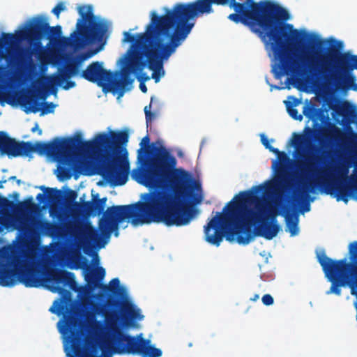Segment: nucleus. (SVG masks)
<instances>
[{"mask_svg": "<svg viewBox=\"0 0 357 357\" xmlns=\"http://www.w3.org/2000/svg\"><path fill=\"white\" fill-rule=\"evenodd\" d=\"M150 138L146 135L140 142L137 158L146 161V155L153 156L150 167L139 172L141 183L156 190L143 195L144 202L128 205L108 207L99 222V229H91L87 238L100 248L102 236L108 238L112 232L119 235V225L124 220L132 225L144 223H164L165 225L181 227L188 225L197 213L195 205L202 200L200 184L183 169H174L176 158L162 146L149 145Z\"/></svg>", "mask_w": 357, "mask_h": 357, "instance_id": "f257e3e1", "label": "nucleus"}, {"mask_svg": "<svg viewBox=\"0 0 357 357\" xmlns=\"http://www.w3.org/2000/svg\"><path fill=\"white\" fill-rule=\"evenodd\" d=\"M183 5L189 22L213 13V5H228L235 11L228 19L248 26L279 61L278 69L273 70L277 79L301 71L300 64L291 52L301 39V33L291 24L286 23L290 18L289 13L278 3L270 0H195Z\"/></svg>", "mask_w": 357, "mask_h": 357, "instance_id": "f03ea898", "label": "nucleus"}, {"mask_svg": "<svg viewBox=\"0 0 357 357\" xmlns=\"http://www.w3.org/2000/svg\"><path fill=\"white\" fill-rule=\"evenodd\" d=\"M262 185L250 190L240 192L224 208L225 215L217 213L204 227L205 238L212 245L219 246L227 229L228 224L234 226V234L239 244L248 245L255 236L267 240L275 237L280 230L277 217L279 211L267 207L264 197L257 195L264 190Z\"/></svg>", "mask_w": 357, "mask_h": 357, "instance_id": "7ed1b4c3", "label": "nucleus"}, {"mask_svg": "<svg viewBox=\"0 0 357 357\" xmlns=\"http://www.w3.org/2000/svg\"><path fill=\"white\" fill-rule=\"evenodd\" d=\"M195 22L190 25L178 26L171 35L165 24L150 25L147 33L142 34L144 41L149 42L143 52H135L126 62V73L128 77L130 74H140L146 66L153 71L152 78L155 82L164 75V62L176 52L190 33Z\"/></svg>", "mask_w": 357, "mask_h": 357, "instance_id": "20e7f679", "label": "nucleus"}, {"mask_svg": "<svg viewBox=\"0 0 357 357\" xmlns=\"http://www.w3.org/2000/svg\"><path fill=\"white\" fill-rule=\"evenodd\" d=\"M296 61L301 70L292 75L321 77L326 84L333 85L337 90L357 91L356 77L353 73L354 69H351L354 62L349 57V52H340L332 48L328 54H324L313 51L303 54L300 61Z\"/></svg>", "mask_w": 357, "mask_h": 357, "instance_id": "39448f33", "label": "nucleus"}, {"mask_svg": "<svg viewBox=\"0 0 357 357\" xmlns=\"http://www.w3.org/2000/svg\"><path fill=\"white\" fill-rule=\"evenodd\" d=\"M129 139L127 130L113 131L109 134H98L92 141L82 142L81 150L89 152L93 150L105 151V162L100 167V174L112 185H124L129 173V163L121 160L118 155L126 150L125 146Z\"/></svg>", "mask_w": 357, "mask_h": 357, "instance_id": "423d86ee", "label": "nucleus"}, {"mask_svg": "<svg viewBox=\"0 0 357 357\" xmlns=\"http://www.w3.org/2000/svg\"><path fill=\"white\" fill-rule=\"evenodd\" d=\"M38 257L32 250L11 247L0 249V285L13 287L18 283L26 287H38L42 284L38 268Z\"/></svg>", "mask_w": 357, "mask_h": 357, "instance_id": "0eeeda50", "label": "nucleus"}, {"mask_svg": "<svg viewBox=\"0 0 357 357\" xmlns=\"http://www.w3.org/2000/svg\"><path fill=\"white\" fill-rule=\"evenodd\" d=\"M82 142L84 141L79 135L74 137H55L49 142H37L33 144L28 142V150L24 151L23 156H29L36 152L39 155L52 157L63 165L59 168V176L62 179H70L73 172L80 173L79 167L75 161V153L77 151H82Z\"/></svg>", "mask_w": 357, "mask_h": 357, "instance_id": "6e6552de", "label": "nucleus"}, {"mask_svg": "<svg viewBox=\"0 0 357 357\" xmlns=\"http://www.w3.org/2000/svg\"><path fill=\"white\" fill-rule=\"evenodd\" d=\"M77 11L80 17L77 21L76 29L69 37L63 38L64 45L79 50L89 45L105 41L109 24L94 15L91 5L80 6Z\"/></svg>", "mask_w": 357, "mask_h": 357, "instance_id": "1a4fd4ad", "label": "nucleus"}, {"mask_svg": "<svg viewBox=\"0 0 357 357\" xmlns=\"http://www.w3.org/2000/svg\"><path fill=\"white\" fill-rule=\"evenodd\" d=\"M349 255L351 262L346 259L333 260L328 257L323 251L317 255V259L325 273L326 277L331 282V288L326 294H334L340 296L341 287L352 281V285L357 287V241L349 245Z\"/></svg>", "mask_w": 357, "mask_h": 357, "instance_id": "9d476101", "label": "nucleus"}, {"mask_svg": "<svg viewBox=\"0 0 357 357\" xmlns=\"http://www.w3.org/2000/svg\"><path fill=\"white\" fill-rule=\"evenodd\" d=\"M351 165L342 164L336 169V175L330 181H321L317 177L313 181L303 183L299 190V197L301 199H310L309 193L313 192L317 186L324 187L325 192L333 195L337 201H343L347 203L349 198L354 192H357V165L354 169L355 174L348 176L349 168Z\"/></svg>", "mask_w": 357, "mask_h": 357, "instance_id": "9b49d317", "label": "nucleus"}, {"mask_svg": "<svg viewBox=\"0 0 357 357\" xmlns=\"http://www.w3.org/2000/svg\"><path fill=\"white\" fill-rule=\"evenodd\" d=\"M165 14L159 15L155 12L153 11L151 13V21L146 27L145 32L138 33L137 36L130 34L125 31L123 33V43H131L132 50L130 51V54L127 60L132 56L136 52H143L144 49L149 44V42L144 41L142 34L147 33L150 25H156L160 24H165L168 27V33L171 35L173 31H175L176 28L178 26H185V27L190 25L193 22H189L185 10L184 9L183 3H177L169 9L167 8H164Z\"/></svg>", "mask_w": 357, "mask_h": 357, "instance_id": "f8f14e48", "label": "nucleus"}, {"mask_svg": "<svg viewBox=\"0 0 357 357\" xmlns=\"http://www.w3.org/2000/svg\"><path fill=\"white\" fill-rule=\"evenodd\" d=\"M81 77L90 82L96 83L103 91L118 92L119 96H122L126 90H129L134 82L133 78L126 76V66L121 71L112 73L105 69L102 63L99 61L90 63L82 70Z\"/></svg>", "mask_w": 357, "mask_h": 357, "instance_id": "ddd939ff", "label": "nucleus"}, {"mask_svg": "<svg viewBox=\"0 0 357 357\" xmlns=\"http://www.w3.org/2000/svg\"><path fill=\"white\" fill-rule=\"evenodd\" d=\"M333 109L338 115L342 116V124L345 126L347 132L343 131L334 123H330L328 128L324 130V136L349 151L356 149L357 148V132H354L350 126V124L353 123L354 112L347 102L335 106Z\"/></svg>", "mask_w": 357, "mask_h": 357, "instance_id": "4468645a", "label": "nucleus"}, {"mask_svg": "<svg viewBox=\"0 0 357 357\" xmlns=\"http://www.w3.org/2000/svg\"><path fill=\"white\" fill-rule=\"evenodd\" d=\"M81 324L77 312L66 308V314H63V326L60 331L67 335V340L77 357H101L84 350Z\"/></svg>", "mask_w": 357, "mask_h": 357, "instance_id": "2eb2a0df", "label": "nucleus"}, {"mask_svg": "<svg viewBox=\"0 0 357 357\" xmlns=\"http://www.w3.org/2000/svg\"><path fill=\"white\" fill-rule=\"evenodd\" d=\"M96 51L91 53L87 52L82 54L79 56V61L76 62H72L67 63L63 68H59V74H54L51 76H46L44 79L50 89L54 91H56L57 86H62V84L70 79L72 77L75 76L79 73V65L80 63L92 56Z\"/></svg>", "mask_w": 357, "mask_h": 357, "instance_id": "dca6fc26", "label": "nucleus"}, {"mask_svg": "<svg viewBox=\"0 0 357 357\" xmlns=\"http://www.w3.org/2000/svg\"><path fill=\"white\" fill-rule=\"evenodd\" d=\"M48 22L46 17L43 16L33 17L27 29L20 31L21 38H24L30 45H38L42 39L47 35Z\"/></svg>", "mask_w": 357, "mask_h": 357, "instance_id": "f3484780", "label": "nucleus"}, {"mask_svg": "<svg viewBox=\"0 0 357 357\" xmlns=\"http://www.w3.org/2000/svg\"><path fill=\"white\" fill-rule=\"evenodd\" d=\"M61 201L59 203H52L49 209L50 216L53 219H56L57 222H50L45 220L38 221V229L39 231L47 236H54L61 229L60 222L64 220V213L61 205Z\"/></svg>", "mask_w": 357, "mask_h": 357, "instance_id": "a211bd4d", "label": "nucleus"}, {"mask_svg": "<svg viewBox=\"0 0 357 357\" xmlns=\"http://www.w3.org/2000/svg\"><path fill=\"white\" fill-rule=\"evenodd\" d=\"M28 142L16 141L3 131L0 132V153L8 157L23 156V153L27 151Z\"/></svg>", "mask_w": 357, "mask_h": 357, "instance_id": "6ab92c4d", "label": "nucleus"}, {"mask_svg": "<svg viewBox=\"0 0 357 357\" xmlns=\"http://www.w3.org/2000/svg\"><path fill=\"white\" fill-rule=\"evenodd\" d=\"M48 278L50 281L57 284L52 287V291L59 294H62L66 291L59 284H61L63 286H68L71 289H73L76 284L74 273L60 268L50 271L48 273Z\"/></svg>", "mask_w": 357, "mask_h": 357, "instance_id": "aec40b11", "label": "nucleus"}, {"mask_svg": "<svg viewBox=\"0 0 357 357\" xmlns=\"http://www.w3.org/2000/svg\"><path fill=\"white\" fill-rule=\"evenodd\" d=\"M107 197L98 198V194L93 195L91 201H86L79 204L74 203V207L81 214L85 216H96L103 213L105 208Z\"/></svg>", "mask_w": 357, "mask_h": 357, "instance_id": "412c9836", "label": "nucleus"}, {"mask_svg": "<svg viewBox=\"0 0 357 357\" xmlns=\"http://www.w3.org/2000/svg\"><path fill=\"white\" fill-rule=\"evenodd\" d=\"M37 96L36 95L24 96L20 104L24 107V111L26 113H37L40 111V115H45L53 113L56 105L52 102H44L40 103L37 102Z\"/></svg>", "mask_w": 357, "mask_h": 357, "instance_id": "4be33fe9", "label": "nucleus"}, {"mask_svg": "<svg viewBox=\"0 0 357 357\" xmlns=\"http://www.w3.org/2000/svg\"><path fill=\"white\" fill-rule=\"evenodd\" d=\"M121 340L125 343L126 352L132 354L146 353L147 344H149V341L142 337V335L139 337L126 335L122 337Z\"/></svg>", "mask_w": 357, "mask_h": 357, "instance_id": "5701e85b", "label": "nucleus"}, {"mask_svg": "<svg viewBox=\"0 0 357 357\" xmlns=\"http://www.w3.org/2000/svg\"><path fill=\"white\" fill-rule=\"evenodd\" d=\"M301 160L297 161L298 168L307 174L314 175L317 170L319 158L311 154L301 153Z\"/></svg>", "mask_w": 357, "mask_h": 357, "instance_id": "b1692460", "label": "nucleus"}, {"mask_svg": "<svg viewBox=\"0 0 357 357\" xmlns=\"http://www.w3.org/2000/svg\"><path fill=\"white\" fill-rule=\"evenodd\" d=\"M283 212L281 214L285 218L287 230L290 232L292 236L297 235L299 231L298 216L291 213L289 206H284Z\"/></svg>", "mask_w": 357, "mask_h": 357, "instance_id": "393cba45", "label": "nucleus"}, {"mask_svg": "<svg viewBox=\"0 0 357 357\" xmlns=\"http://www.w3.org/2000/svg\"><path fill=\"white\" fill-rule=\"evenodd\" d=\"M40 188L45 191V194L38 193L36 196V199L40 204L44 202L45 199L51 203H59L62 200L63 195L61 190L45 186Z\"/></svg>", "mask_w": 357, "mask_h": 357, "instance_id": "a878e982", "label": "nucleus"}, {"mask_svg": "<svg viewBox=\"0 0 357 357\" xmlns=\"http://www.w3.org/2000/svg\"><path fill=\"white\" fill-rule=\"evenodd\" d=\"M103 291L109 292L114 295L123 298L126 296V292L124 287L120 286V281L119 278H113L109 284H102L101 287Z\"/></svg>", "mask_w": 357, "mask_h": 357, "instance_id": "bb28decb", "label": "nucleus"}, {"mask_svg": "<svg viewBox=\"0 0 357 357\" xmlns=\"http://www.w3.org/2000/svg\"><path fill=\"white\" fill-rule=\"evenodd\" d=\"M121 305V310L124 315H127L132 320H142L144 316L141 314L140 310L135 308L129 301H117Z\"/></svg>", "mask_w": 357, "mask_h": 357, "instance_id": "cd10ccee", "label": "nucleus"}, {"mask_svg": "<svg viewBox=\"0 0 357 357\" xmlns=\"http://www.w3.org/2000/svg\"><path fill=\"white\" fill-rule=\"evenodd\" d=\"M105 275V270L104 268L99 266L94 272L86 274L85 280L89 286L91 288H96L98 286L99 282L103 280Z\"/></svg>", "mask_w": 357, "mask_h": 357, "instance_id": "c85d7f7f", "label": "nucleus"}, {"mask_svg": "<svg viewBox=\"0 0 357 357\" xmlns=\"http://www.w3.org/2000/svg\"><path fill=\"white\" fill-rule=\"evenodd\" d=\"M303 114L307 118L312 120L314 124H317L319 121H322L324 119V111L321 108H316L312 105H305L303 107Z\"/></svg>", "mask_w": 357, "mask_h": 357, "instance_id": "c756f323", "label": "nucleus"}, {"mask_svg": "<svg viewBox=\"0 0 357 357\" xmlns=\"http://www.w3.org/2000/svg\"><path fill=\"white\" fill-rule=\"evenodd\" d=\"M36 208V204L33 202L32 197H29L24 199L23 202H20L16 204L15 210L19 213L31 211Z\"/></svg>", "mask_w": 357, "mask_h": 357, "instance_id": "7c9ffc66", "label": "nucleus"}, {"mask_svg": "<svg viewBox=\"0 0 357 357\" xmlns=\"http://www.w3.org/2000/svg\"><path fill=\"white\" fill-rule=\"evenodd\" d=\"M268 149L278 155L279 158V162L278 164V173L283 172L285 169V163L288 160L287 155L285 153L280 151L277 148H274L271 145Z\"/></svg>", "mask_w": 357, "mask_h": 357, "instance_id": "2f4dec72", "label": "nucleus"}, {"mask_svg": "<svg viewBox=\"0 0 357 357\" xmlns=\"http://www.w3.org/2000/svg\"><path fill=\"white\" fill-rule=\"evenodd\" d=\"M2 39L4 45L8 46L13 45L17 43L22 41V40H25L24 38H21V35H20V31L15 34L3 33L2 34Z\"/></svg>", "mask_w": 357, "mask_h": 357, "instance_id": "473e14b6", "label": "nucleus"}, {"mask_svg": "<svg viewBox=\"0 0 357 357\" xmlns=\"http://www.w3.org/2000/svg\"><path fill=\"white\" fill-rule=\"evenodd\" d=\"M61 34L62 29L60 25L54 26H50L48 25L47 35H45V38H47L50 41L56 40L61 36Z\"/></svg>", "mask_w": 357, "mask_h": 357, "instance_id": "72a5a7b5", "label": "nucleus"}, {"mask_svg": "<svg viewBox=\"0 0 357 357\" xmlns=\"http://www.w3.org/2000/svg\"><path fill=\"white\" fill-rule=\"evenodd\" d=\"M298 103V100L297 99L294 98V103H291L289 101L286 102V107H287V112L289 114V116L292 119L301 121L303 120V115L299 114L298 110L294 107Z\"/></svg>", "mask_w": 357, "mask_h": 357, "instance_id": "f704fd0d", "label": "nucleus"}, {"mask_svg": "<svg viewBox=\"0 0 357 357\" xmlns=\"http://www.w3.org/2000/svg\"><path fill=\"white\" fill-rule=\"evenodd\" d=\"M305 142V137L304 135L294 133L292 144L296 149H298L299 148L302 147L304 145Z\"/></svg>", "mask_w": 357, "mask_h": 357, "instance_id": "c9c22d12", "label": "nucleus"}, {"mask_svg": "<svg viewBox=\"0 0 357 357\" xmlns=\"http://www.w3.org/2000/svg\"><path fill=\"white\" fill-rule=\"evenodd\" d=\"M146 349V353H143V355L149 356L150 357H160L162 355V351L160 349L150 346L149 344H147Z\"/></svg>", "mask_w": 357, "mask_h": 357, "instance_id": "e433bc0d", "label": "nucleus"}, {"mask_svg": "<svg viewBox=\"0 0 357 357\" xmlns=\"http://www.w3.org/2000/svg\"><path fill=\"white\" fill-rule=\"evenodd\" d=\"M64 309L65 306L61 302L55 301L53 305L50 308V311L54 314L59 315Z\"/></svg>", "mask_w": 357, "mask_h": 357, "instance_id": "4c0bfd02", "label": "nucleus"}, {"mask_svg": "<svg viewBox=\"0 0 357 357\" xmlns=\"http://www.w3.org/2000/svg\"><path fill=\"white\" fill-rule=\"evenodd\" d=\"M15 204L13 201L0 195V207L3 209H10L14 206Z\"/></svg>", "mask_w": 357, "mask_h": 357, "instance_id": "58836bf2", "label": "nucleus"}, {"mask_svg": "<svg viewBox=\"0 0 357 357\" xmlns=\"http://www.w3.org/2000/svg\"><path fill=\"white\" fill-rule=\"evenodd\" d=\"M66 10V6L63 2H59L56 4V6L52 9V13L56 17V18H59V15L61 11Z\"/></svg>", "mask_w": 357, "mask_h": 357, "instance_id": "ea45409f", "label": "nucleus"}, {"mask_svg": "<svg viewBox=\"0 0 357 357\" xmlns=\"http://www.w3.org/2000/svg\"><path fill=\"white\" fill-rule=\"evenodd\" d=\"M137 78L141 81V83L139 84V89L143 93H146L147 91V87L146 85L142 82V81H146L149 79V77L146 76V74H143L142 75H136Z\"/></svg>", "mask_w": 357, "mask_h": 357, "instance_id": "a19ab883", "label": "nucleus"}, {"mask_svg": "<svg viewBox=\"0 0 357 357\" xmlns=\"http://www.w3.org/2000/svg\"><path fill=\"white\" fill-rule=\"evenodd\" d=\"M17 229L21 234H27L30 232V227L27 222H21L17 227Z\"/></svg>", "mask_w": 357, "mask_h": 357, "instance_id": "79ce46f5", "label": "nucleus"}, {"mask_svg": "<svg viewBox=\"0 0 357 357\" xmlns=\"http://www.w3.org/2000/svg\"><path fill=\"white\" fill-rule=\"evenodd\" d=\"M310 37V40L312 44L316 45L317 46L321 47L323 45L326 44V41L319 38L318 36L315 35H307Z\"/></svg>", "mask_w": 357, "mask_h": 357, "instance_id": "37998d69", "label": "nucleus"}, {"mask_svg": "<svg viewBox=\"0 0 357 357\" xmlns=\"http://www.w3.org/2000/svg\"><path fill=\"white\" fill-rule=\"evenodd\" d=\"M104 315L105 317L106 320L110 324L111 327L115 326L114 323H113V320L114 317H116V314L113 312H105Z\"/></svg>", "mask_w": 357, "mask_h": 357, "instance_id": "c03bdc74", "label": "nucleus"}, {"mask_svg": "<svg viewBox=\"0 0 357 357\" xmlns=\"http://www.w3.org/2000/svg\"><path fill=\"white\" fill-rule=\"evenodd\" d=\"M261 300L265 305H271L274 301L273 296L270 294L264 295Z\"/></svg>", "mask_w": 357, "mask_h": 357, "instance_id": "a18cd8bd", "label": "nucleus"}, {"mask_svg": "<svg viewBox=\"0 0 357 357\" xmlns=\"http://www.w3.org/2000/svg\"><path fill=\"white\" fill-rule=\"evenodd\" d=\"M75 84H76L75 82L68 79L61 86L65 90H68L71 88H73L75 86Z\"/></svg>", "mask_w": 357, "mask_h": 357, "instance_id": "49530a36", "label": "nucleus"}, {"mask_svg": "<svg viewBox=\"0 0 357 357\" xmlns=\"http://www.w3.org/2000/svg\"><path fill=\"white\" fill-rule=\"evenodd\" d=\"M10 95L8 93L0 92V102H6L7 103H10V99L8 98Z\"/></svg>", "mask_w": 357, "mask_h": 357, "instance_id": "de8ad7c7", "label": "nucleus"}, {"mask_svg": "<svg viewBox=\"0 0 357 357\" xmlns=\"http://www.w3.org/2000/svg\"><path fill=\"white\" fill-rule=\"evenodd\" d=\"M261 142L262 144L266 147V149H268L271 146L268 139L266 138L264 134L261 135Z\"/></svg>", "mask_w": 357, "mask_h": 357, "instance_id": "09e8293b", "label": "nucleus"}, {"mask_svg": "<svg viewBox=\"0 0 357 357\" xmlns=\"http://www.w3.org/2000/svg\"><path fill=\"white\" fill-rule=\"evenodd\" d=\"M146 116V124L148 125L149 123H151L153 119L155 118V115L154 113L151 112H147L146 114H145Z\"/></svg>", "mask_w": 357, "mask_h": 357, "instance_id": "8fccbe9b", "label": "nucleus"}, {"mask_svg": "<svg viewBox=\"0 0 357 357\" xmlns=\"http://www.w3.org/2000/svg\"><path fill=\"white\" fill-rule=\"evenodd\" d=\"M76 197H77V193L74 190H70L68 200L70 202H73L75 201V199H76Z\"/></svg>", "mask_w": 357, "mask_h": 357, "instance_id": "3c124183", "label": "nucleus"}, {"mask_svg": "<svg viewBox=\"0 0 357 357\" xmlns=\"http://www.w3.org/2000/svg\"><path fill=\"white\" fill-rule=\"evenodd\" d=\"M349 57L352 59V61L354 62L353 64L354 65L351 69H356L357 70V55L351 54L349 52Z\"/></svg>", "mask_w": 357, "mask_h": 357, "instance_id": "603ef678", "label": "nucleus"}, {"mask_svg": "<svg viewBox=\"0 0 357 357\" xmlns=\"http://www.w3.org/2000/svg\"><path fill=\"white\" fill-rule=\"evenodd\" d=\"M153 100H154V98L151 97L150 104L144 107V111L145 114H146L147 112H151V105L153 103Z\"/></svg>", "mask_w": 357, "mask_h": 357, "instance_id": "864d4df0", "label": "nucleus"}, {"mask_svg": "<svg viewBox=\"0 0 357 357\" xmlns=\"http://www.w3.org/2000/svg\"><path fill=\"white\" fill-rule=\"evenodd\" d=\"M310 210V205L309 202H306L303 205V212H307Z\"/></svg>", "mask_w": 357, "mask_h": 357, "instance_id": "5fc2aeb1", "label": "nucleus"}, {"mask_svg": "<svg viewBox=\"0 0 357 357\" xmlns=\"http://www.w3.org/2000/svg\"><path fill=\"white\" fill-rule=\"evenodd\" d=\"M37 130H38V134L41 135L42 134V130L40 129H39L38 124H36V126L31 129V131L34 132V131H36Z\"/></svg>", "mask_w": 357, "mask_h": 357, "instance_id": "6e6d98bb", "label": "nucleus"}, {"mask_svg": "<svg viewBox=\"0 0 357 357\" xmlns=\"http://www.w3.org/2000/svg\"><path fill=\"white\" fill-rule=\"evenodd\" d=\"M259 299V295L255 294L253 298H251V301H255Z\"/></svg>", "mask_w": 357, "mask_h": 357, "instance_id": "4d7b16f0", "label": "nucleus"}, {"mask_svg": "<svg viewBox=\"0 0 357 357\" xmlns=\"http://www.w3.org/2000/svg\"><path fill=\"white\" fill-rule=\"evenodd\" d=\"M6 182H7V180L0 181V189L3 188V183H5Z\"/></svg>", "mask_w": 357, "mask_h": 357, "instance_id": "13d9d810", "label": "nucleus"}, {"mask_svg": "<svg viewBox=\"0 0 357 357\" xmlns=\"http://www.w3.org/2000/svg\"><path fill=\"white\" fill-rule=\"evenodd\" d=\"M18 196H19V194H18L17 192H14V193L13 194V197L14 198H15V199H17V198L18 197Z\"/></svg>", "mask_w": 357, "mask_h": 357, "instance_id": "bf43d9fd", "label": "nucleus"}, {"mask_svg": "<svg viewBox=\"0 0 357 357\" xmlns=\"http://www.w3.org/2000/svg\"><path fill=\"white\" fill-rule=\"evenodd\" d=\"M16 179H17V178H16V176H10V177L8 178V180H9V181L16 180Z\"/></svg>", "mask_w": 357, "mask_h": 357, "instance_id": "052dcab7", "label": "nucleus"}, {"mask_svg": "<svg viewBox=\"0 0 357 357\" xmlns=\"http://www.w3.org/2000/svg\"><path fill=\"white\" fill-rule=\"evenodd\" d=\"M351 294H356V293H355V291H354V288L351 284Z\"/></svg>", "mask_w": 357, "mask_h": 357, "instance_id": "680f3d73", "label": "nucleus"}, {"mask_svg": "<svg viewBox=\"0 0 357 357\" xmlns=\"http://www.w3.org/2000/svg\"><path fill=\"white\" fill-rule=\"evenodd\" d=\"M16 182H17V185H19L22 183V181L20 179H16Z\"/></svg>", "mask_w": 357, "mask_h": 357, "instance_id": "e2e57ef3", "label": "nucleus"}, {"mask_svg": "<svg viewBox=\"0 0 357 357\" xmlns=\"http://www.w3.org/2000/svg\"><path fill=\"white\" fill-rule=\"evenodd\" d=\"M339 47H341L342 46V43L340 41L337 42Z\"/></svg>", "mask_w": 357, "mask_h": 357, "instance_id": "0e129e2a", "label": "nucleus"}, {"mask_svg": "<svg viewBox=\"0 0 357 357\" xmlns=\"http://www.w3.org/2000/svg\"><path fill=\"white\" fill-rule=\"evenodd\" d=\"M307 130H308V132H309L310 133H312V132H313V130H312V129H311V128H307Z\"/></svg>", "mask_w": 357, "mask_h": 357, "instance_id": "69168bd1", "label": "nucleus"}, {"mask_svg": "<svg viewBox=\"0 0 357 357\" xmlns=\"http://www.w3.org/2000/svg\"><path fill=\"white\" fill-rule=\"evenodd\" d=\"M314 146H309V150H314Z\"/></svg>", "mask_w": 357, "mask_h": 357, "instance_id": "338daca9", "label": "nucleus"}, {"mask_svg": "<svg viewBox=\"0 0 357 357\" xmlns=\"http://www.w3.org/2000/svg\"><path fill=\"white\" fill-rule=\"evenodd\" d=\"M277 164H278L277 161L274 160L273 162V166L275 167Z\"/></svg>", "mask_w": 357, "mask_h": 357, "instance_id": "774afa93", "label": "nucleus"}]
</instances>
